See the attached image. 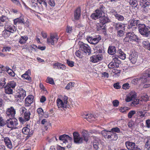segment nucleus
<instances>
[{
	"label": "nucleus",
	"mask_w": 150,
	"mask_h": 150,
	"mask_svg": "<svg viewBox=\"0 0 150 150\" xmlns=\"http://www.w3.org/2000/svg\"><path fill=\"white\" fill-rule=\"evenodd\" d=\"M138 29L139 33L145 37H147L150 34V30H149L148 28L144 24H139Z\"/></svg>",
	"instance_id": "nucleus-1"
},
{
	"label": "nucleus",
	"mask_w": 150,
	"mask_h": 150,
	"mask_svg": "<svg viewBox=\"0 0 150 150\" xmlns=\"http://www.w3.org/2000/svg\"><path fill=\"white\" fill-rule=\"evenodd\" d=\"M79 48L80 50L83 52V53L89 55L91 53V49L87 45L82 42H79Z\"/></svg>",
	"instance_id": "nucleus-2"
},
{
	"label": "nucleus",
	"mask_w": 150,
	"mask_h": 150,
	"mask_svg": "<svg viewBox=\"0 0 150 150\" xmlns=\"http://www.w3.org/2000/svg\"><path fill=\"white\" fill-rule=\"evenodd\" d=\"M101 133L105 138L110 139L112 140H116L117 139V134L114 132L104 131L102 132Z\"/></svg>",
	"instance_id": "nucleus-3"
},
{
	"label": "nucleus",
	"mask_w": 150,
	"mask_h": 150,
	"mask_svg": "<svg viewBox=\"0 0 150 150\" xmlns=\"http://www.w3.org/2000/svg\"><path fill=\"white\" fill-rule=\"evenodd\" d=\"M129 24L128 25V29H132V30H135L138 27L140 23V21L134 18L131 19L129 21Z\"/></svg>",
	"instance_id": "nucleus-4"
},
{
	"label": "nucleus",
	"mask_w": 150,
	"mask_h": 150,
	"mask_svg": "<svg viewBox=\"0 0 150 150\" xmlns=\"http://www.w3.org/2000/svg\"><path fill=\"white\" fill-rule=\"evenodd\" d=\"M18 124L17 120L16 118H10L6 120V125L8 128L16 129Z\"/></svg>",
	"instance_id": "nucleus-5"
},
{
	"label": "nucleus",
	"mask_w": 150,
	"mask_h": 150,
	"mask_svg": "<svg viewBox=\"0 0 150 150\" xmlns=\"http://www.w3.org/2000/svg\"><path fill=\"white\" fill-rule=\"evenodd\" d=\"M104 7L103 6L100 7L96 11V13H93L91 15V18L94 19H96L100 18L104 13Z\"/></svg>",
	"instance_id": "nucleus-6"
},
{
	"label": "nucleus",
	"mask_w": 150,
	"mask_h": 150,
	"mask_svg": "<svg viewBox=\"0 0 150 150\" xmlns=\"http://www.w3.org/2000/svg\"><path fill=\"white\" fill-rule=\"evenodd\" d=\"M74 140L75 143L77 144L81 143L83 142V137H80L79 134L77 132H74L73 133Z\"/></svg>",
	"instance_id": "nucleus-7"
},
{
	"label": "nucleus",
	"mask_w": 150,
	"mask_h": 150,
	"mask_svg": "<svg viewBox=\"0 0 150 150\" xmlns=\"http://www.w3.org/2000/svg\"><path fill=\"white\" fill-rule=\"evenodd\" d=\"M58 38L57 34H51L50 38L47 39V42L48 44H51L53 45L54 42H57L58 40Z\"/></svg>",
	"instance_id": "nucleus-8"
},
{
	"label": "nucleus",
	"mask_w": 150,
	"mask_h": 150,
	"mask_svg": "<svg viewBox=\"0 0 150 150\" xmlns=\"http://www.w3.org/2000/svg\"><path fill=\"white\" fill-rule=\"evenodd\" d=\"M101 39V37L100 36H97L94 38L91 37L87 38V40L88 42L90 44L94 45H95L97 44Z\"/></svg>",
	"instance_id": "nucleus-9"
},
{
	"label": "nucleus",
	"mask_w": 150,
	"mask_h": 150,
	"mask_svg": "<svg viewBox=\"0 0 150 150\" xmlns=\"http://www.w3.org/2000/svg\"><path fill=\"white\" fill-rule=\"evenodd\" d=\"M137 53L135 52H132L130 55L129 59L132 64H134L136 63L137 61Z\"/></svg>",
	"instance_id": "nucleus-10"
},
{
	"label": "nucleus",
	"mask_w": 150,
	"mask_h": 150,
	"mask_svg": "<svg viewBox=\"0 0 150 150\" xmlns=\"http://www.w3.org/2000/svg\"><path fill=\"white\" fill-rule=\"evenodd\" d=\"M103 58L102 56L101 55H93L91 57V61L93 62L96 63L101 61Z\"/></svg>",
	"instance_id": "nucleus-11"
},
{
	"label": "nucleus",
	"mask_w": 150,
	"mask_h": 150,
	"mask_svg": "<svg viewBox=\"0 0 150 150\" xmlns=\"http://www.w3.org/2000/svg\"><path fill=\"white\" fill-rule=\"evenodd\" d=\"M20 92L19 94L16 96V97L19 98L21 101L23 100L24 97L26 96L25 91L22 88L20 89Z\"/></svg>",
	"instance_id": "nucleus-12"
},
{
	"label": "nucleus",
	"mask_w": 150,
	"mask_h": 150,
	"mask_svg": "<svg viewBox=\"0 0 150 150\" xmlns=\"http://www.w3.org/2000/svg\"><path fill=\"white\" fill-rule=\"evenodd\" d=\"M6 113L7 115L10 117L14 116L16 111L13 107H11L10 108H8L6 111Z\"/></svg>",
	"instance_id": "nucleus-13"
},
{
	"label": "nucleus",
	"mask_w": 150,
	"mask_h": 150,
	"mask_svg": "<svg viewBox=\"0 0 150 150\" xmlns=\"http://www.w3.org/2000/svg\"><path fill=\"white\" fill-rule=\"evenodd\" d=\"M83 117L86 119L89 122H91V121L94 120L95 117L91 114H87L83 115Z\"/></svg>",
	"instance_id": "nucleus-14"
},
{
	"label": "nucleus",
	"mask_w": 150,
	"mask_h": 150,
	"mask_svg": "<svg viewBox=\"0 0 150 150\" xmlns=\"http://www.w3.org/2000/svg\"><path fill=\"white\" fill-rule=\"evenodd\" d=\"M130 40L131 42H138L139 38L138 37L134 34L130 32L128 33Z\"/></svg>",
	"instance_id": "nucleus-15"
},
{
	"label": "nucleus",
	"mask_w": 150,
	"mask_h": 150,
	"mask_svg": "<svg viewBox=\"0 0 150 150\" xmlns=\"http://www.w3.org/2000/svg\"><path fill=\"white\" fill-rule=\"evenodd\" d=\"M4 138V141L5 145L9 149H11L12 147V145L9 138L8 137H3Z\"/></svg>",
	"instance_id": "nucleus-16"
},
{
	"label": "nucleus",
	"mask_w": 150,
	"mask_h": 150,
	"mask_svg": "<svg viewBox=\"0 0 150 150\" xmlns=\"http://www.w3.org/2000/svg\"><path fill=\"white\" fill-rule=\"evenodd\" d=\"M81 136L83 140L86 142L88 140V138L89 137V134L88 132L85 130H83L81 133Z\"/></svg>",
	"instance_id": "nucleus-17"
},
{
	"label": "nucleus",
	"mask_w": 150,
	"mask_h": 150,
	"mask_svg": "<svg viewBox=\"0 0 150 150\" xmlns=\"http://www.w3.org/2000/svg\"><path fill=\"white\" fill-rule=\"evenodd\" d=\"M110 20L107 16L104 15L103 16H100V22L101 23L103 24H105L110 22Z\"/></svg>",
	"instance_id": "nucleus-18"
},
{
	"label": "nucleus",
	"mask_w": 150,
	"mask_h": 150,
	"mask_svg": "<svg viewBox=\"0 0 150 150\" xmlns=\"http://www.w3.org/2000/svg\"><path fill=\"white\" fill-rule=\"evenodd\" d=\"M8 18L5 16L0 17V26H3L7 23Z\"/></svg>",
	"instance_id": "nucleus-19"
},
{
	"label": "nucleus",
	"mask_w": 150,
	"mask_h": 150,
	"mask_svg": "<svg viewBox=\"0 0 150 150\" xmlns=\"http://www.w3.org/2000/svg\"><path fill=\"white\" fill-rule=\"evenodd\" d=\"M125 145L127 149L129 150L130 149L131 150L136 145L135 143L130 142L129 141L126 142Z\"/></svg>",
	"instance_id": "nucleus-20"
},
{
	"label": "nucleus",
	"mask_w": 150,
	"mask_h": 150,
	"mask_svg": "<svg viewBox=\"0 0 150 150\" xmlns=\"http://www.w3.org/2000/svg\"><path fill=\"white\" fill-rule=\"evenodd\" d=\"M117 54L119 57L122 60H124L126 58V54L120 49L118 50Z\"/></svg>",
	"instance_id": "nucleus-21"
},
{
	"label": "nucleus",
	"mask_w": 150,
	"mask_h": 150,
	"mask_svg": "<svg viewBox=\"0 0 150 150\" xmlns=\"http://www.w3.org/2000/svg\"><path fill=\"white\" fill-rule=\"evenodd\" d=\"M136 95L135 94L131 93L129 94L127 96V98L125 100L127 102H129L131 100H133L135 99Z\"/></svg>",
	"instance_id": "nucleus-22"
},
{
	"label": "nucleus",
	"mask_w": 150,
	"mask_h": 150,
	"mask_svg": "<svg viewBox=\"0 0 150 150\" xmlns=\"http://www.w3.org/2000/svg\"><path fill=\"white\" fill-rule=\"evenodd\" d=\"M108 52L111 55L114 54L116 52V47L114 46H109L108 50Z\"/></svg>",
	"instance_id": "nucleus-23"
},
{
	"label": "nucleus",
	"mask_w": 150,
	"mask_h": 150,
	"mask_svg": "<svg viewBox=\"0 0 150 150\" xmlns=\"http://www.w3.org/2000/svg\"><path fill=\"white\" fill-rule=\"evenodd\" d=\"M57 105L58 108H65L67 107L66 104H65L59 98H58L57 100Z\"/></svg>",
	"instance_id": "nucleus-24"
},
{
	"label": "nucleus",
	"mask_w": 150,
	"mask_h": 150,
	"mask_svg": "<svg viewBox=\"0 0 150 150\" xmlns=\"http://www.w3.org/2000/svg\"><path fill=\"white\" fill-rule=\"evenodd\" d=\"M81 16V9L78 8L76 10L74 14V18L76 20L79 19Z\"/></svg>",
	"instance_id": "nucleus-25"
},
{
	"label": "nucleus",
	"mask_w": 150,
	"mask_h": 150,
	"mask_svg": "<svg viewBox=\"0 0 150 150\" xmlns=\"http://www.w3.org/2000/svg\"><path fill=\"white\" fill-rule=\"evenodd\" d=\"M22 131L25 134H29L30 135H33V130H31V131H30V129L27 127L23 128L22 129Z\"/></svg>",
	"instance_id": "nucleus-26"
},
{
	"label": "nucleus",
	"mask_w": 150,
	"mask_h": 150,
	"mask_svg": "<svg viewBox=\"0 0 150 150\" xmlns=\"http://www.w3.org/2000/svg\"><path fill=\"white\" fill-rule=\"evenodd\" d=\"M5 88V92L6 94H12L13 93V90L11 89V88L8 86L7 85L4 87Z\"/></svg>",
	"instance_id": "nucleus-27"
},
{
	"label": "nucleus",
	"mask_w": 150,
	"mask_h": 150,
	"mask_svg": "<svg viewBox=\"0 0 150 150\" xmlns=\"http://www.w3.org/2000/svg\"><path fill=\"white\" fill-rule=\"evenodd\" d=\"M14 25H16L17 24H21L24 23V20L23 18H18L15 19L14 20Z\"/></svg>",
	"instance_id": "nucleus-28"
},
{
	"label": "nucleus",
	"mask_w": 150,
	"mask_h": 150,
	"mask_svg": "<svg viewBox=\"0 0 150 150\" xmlns=\"http://www.w3.org/2000/svg\"><path fill=\"white\" fill-rule=\"evenodd\" d=\"M113 26L114 27L115 29L117 31L121 29L124 30V28L123 25L119 23H115Z\"/></svg>",
	"instance_id": "nucleus-29"
},
{
	"label": "nucleus",
	"mask_w": 150,
	"mask_h": 150,
	"mask_svg": "<svg viewBox=\"0 0 150 150\" xmlns=\"http://www.w3.org/2000/svg\"><path fill=\"white\" fill-rule=\"evenodd\" d=\"M25 104L27 106H29L33 102V99L31 98L30 96H29L25 99Z\"/></svg>",
	"instance_id": "nucleus-30"
},
{
	"label": "nucleus",
	"mask_w": 150,
	"mask_h": 150,
	"mask_svg": "<svg viewBox=\"0 0 150 150\" xmlns=\"http://www.w3.org/2000/svg\"><path fill=\"white\" fill-rule=\"evenodd\" d=\"M140 83H144L147 81L149 80V79L146 76H145V75H143L142 77L139 78Z\"/></svg>",
	"instance_id": "nucleus-31"
},
{
	"label": "nucleus",
	"mask_w": 150,
	"mask_h": 150,
	"mask_svg": "<svg viewBox=\"0 0 150 150\" xmlns=\"http://www.w3.org/2000/svg\"><path fill=\"white\" fill-rule=\"evenodd\" d=\"M104 24H103L102 23L100 22L97 23L96 25L97 30H100L104 29L105 27L104 26Z\"/></svg>",
	"instance_id": "nucleus-32"
},
{
	"label": "nucleus",
	"mask_w": 150,
	"mask_h": 150,
	"mask_svg": "<svg viewBox=\"0 0 150 150\" xmlns=\"http://www.w3.org/2000/svg\"><path fill=\"white\" fill-rule=\"evenodd\" d=\"M30 115V112L26 111V112H25L23 117L24 118L25 120L26 121L29 120Z\"/></svg>",
	"instance_id": "nucleus-33"
},
{
	"label": "nucleus",
	"mask_w": 150,
	"mask_h": 150,
	"mask_svg": "<svg viewBox=\"0 0 150 150\" xmlns=\"http://www.w3.org/2000/svg\"><path fill=\"white\" fill-rule=\"evenodd\" d=\"M146 112L144 110L138 111L137 113V115L142 118L145 116Z\"/></svg>",
	"instance_id": "nucleus-34"
},
{
	"label": "nucleus",
	"mask_w": 150,
	"mask_h": 150,
	"mask_svg": "<svg viewBox=\"0 0 150 150\" xmlns=\"http://www.w3.org/2000/svg\"><path fill=\"white\" fill-rule=\"evenodd\" d=\"M6 85L9 86L11 88H13L16 86V83L14 81H11L8 83Z\"/></svg>",
	"instance_id": "nucleus-35"
},
{
	"label": "nucleus",
	"mask_w": 150,
	"mask_h": 150,
	"mask_svg": "<svg viewBox=\"0 0 150 150\" xmlns=\"http://www.w3.org/2000/svg\"><path fill=\"white\" fill-rule=\"evenodd\" d=\"M144 74L145 75V76L146 77L149 79L150 78V69L146 70Z\"/></svg>",
	"instance_id": "nucleus-36"
},
{
	"label": "nucleus",
	"mask_w": 150,
	"mask_h": 150,
	"mask_svg": "<svg viewBox=\"0 0 150 150\" xmlns=\"http://www.w3.org/2000/svg\"><path fill=\"white\" fill-rule=\"evenodd\" d=\"M116 18L119 21H122L124 19V18L120 14H116L115 15Z\"/></svg>",
	"instance_id": "nucleus-37"
},
{
	"label": "nucleus",
	"mask_w": 150,
	"mask_h": 150,
	"mask_svg": "<svg viewBox=\"0 0 150 150\" xmlns=\"http://www.w3.org/2000/svg\"><path fill=\"white\" fill-rule=\"evenodd\" d=\"M16 31V30L14 28L12 27L9 28L8 30H6L5 32L7 33L8 32H10L13 33Z\"/></svg>",
	"instance_id": "nucleus-38"
},
{
	"label": "nucleus",
	"mask_w": 150,
	"mask_h": 150,
	"mask_svg": "<svg viewBox=\"0 0 150 150\" xmlns=\"http://www.w3.org/2000/svg\"><path fill=\"white\" fill-rule=\"evenodd\" d=\"M108 66V68H109L110 69H112L115 68L116 66V67H118V65H117L116 64L112 62L110 63Z\"/></svg>",
	"instance_id": "nucleus-39"
},
{
	"label": "nucleus",
	"mask_w": 150,
	"mask_h": 150,
	"mask_svg": "<svg viewBox=\"0 0 150 150\" xmlns=\"http://www.w3.org/2000/svg\"><path fill=\"white\" fill-rule=\"evenodd\" d=\"M37 1L40 4H42V6L46 7L47 5L45 0H37Z\"/></svg>",
	"instance_id": "nucleus-40"
},
{
	"label": "nucleus",
	"mask_w": 150,
	"mask_h": 150,
	"mask_svg": "<svg viewBox=\"0 0 150 150\" xmlns=\"http://www.w3.org/2000/svg\"><path fill=\"white\" fill-rule=\"evenodd\" d=\"M46 82L51 84H54V81L53 79L49 77L47 78L46 80Z\"/></svg>",
	"instance_id": "nucleus-41"
},
{
	"label": "nucleus",
	"mask_w": 150,
	"mask_h": 150,
	"mask_svg": "<svg viewBox=\"0 0 150 150\" xmlns=\"http://www.w3.org/2000/svg\"><path fill=\"white\" fill-rule=\"evenodd\" d=\"M66 134H64L60 136L59 138L60 140L62 141L63 142L65 143H67V141H66Z\"/></svg>",
	"instance_id": "nucleus-42"
},
{
	"label": "nucleus",
	"mask_w": 150,
	"mask_h": 150,
	"mask_svg": "<svg viewBox=\"0 0 150 150\" xmlns=\"http://www.w3.org/2000/svg\"><path fill=\"white\" fill-rule=\"evenodd\" d=\"M123 41L125 42H131L128 33L126 34V37L124 38L123 40Z\"/></svg>",
	"instance_id": "nucleus-43"
},
{
	"label": "nucleus",
	"mask_w": 150,
	"mask_h": 150,
	"mask_svg": "<svg viewBox=\"0 0 150 150\" xmlns=\"http://www.w3.org/2000/svg\"><path fill=\"white\" fill-rule=\"evenodd\" d=\"M123 30L121 29L118 30L117 32V35L118 36L122 37V36L124 34V32Z\"/></svg>",
	"instance_id": "nucleus-44"
},
{
	"label": "nucleus",
	"mask_w": 150,
	"mask_h": 150,
	"mask_svg": "<svg viewBox=\"0 0 150 150\" xmlns=\"http://www.w3.org/2000/svg\"><path fill=\"white\" fill-rule=\"evenodd\" d=\"M132 83L135 84H137L140 83V80H139V78H136L133 79L132 81Z\"/></svg>",
	"instance_id": "nucleus-45"
},
{
	"label": "nucleus",
	"mask_w": 150,
	"mask_h": 150,
	"mask_svg": "<svg viewBox=\"0 0 150 150\" xmlns=\"http://www.w3.org/2000/svg\"><path fill=\"white\" fill-rule=\"evenodd\" d=\"M136 113V112L134 110L130 111L128 114V117L129 118H131L133 115Z\"/></svg>",
	"instance_id": "nucleus-46"
},
{
	"label": "nucleus",
	"mask_w": 150,
	"mask_h": 150,
	"mask_svg": "<svg viewBox=\"0 0 150 150\" xmlns=\"http://www.w3.org/2000/svg\"><path fill=\"white\" fill-rule=\"evenodd\" d=\"M21 77L23 78H24L25 79H26L28 80H30L31 79L30 77L28 74H25L22 75Z\"/></svg>",
	"instance_id": "nucleus-47"
},
{
	"label": "nucleus",
	"mask_w": 150,
	"mask_h": 150,
	"mask_svg": "<svg viewBox=\"0 0 150 150\" xmlns=\"http://www.w3.org/2000/svg\"><path fill=\"white\" fill-rule=\"evenodd\" d=\"M112 62L116 64H117L118 65L121 63L120 61L118 59L117 57H115L113 59Z\"/></svg>",
	"instance_id": "nucleus-48"
},
{
	"label": "nucleus",
	"mask_w": 150,
	"mask_h": 150,
	"mask_svg": "<svg viewBox=\"0 0 150 150\" xmlns=\"http://www.w3.org/2000/svg\"><path fill=\"white\" fill-rule=\"evenodd\" d=\"M5 125H6V120L4 121V119L1 118L0 119V126H3Z\"/></svg>",
	"instance_id": "nucleus-49"
},
{
	"label": "nucleus",
	"mask_w": 150,
	"mask_h": 150,
	"mask_svg": "<svg viewBox=\"0 0 150 150\" xmlns=\"http://www.w3.org/2000/svg\"><path fill=\"white\" fill-rule=\"evenodd\" d=\"M37 112L40 116V115H42L44 114L43 110L41 108H39L37 110Z\"/></svg>",
	"instance_id": "nucleus-50"
},
{
	"label": "nucleus",
	"mask_w": 150,
	"mask_h": 150,
	"mask_svg": "<svg viewBox=\"0 0 150 150\" xmlns=\"http://www.w3.org/2000/svg\"><path fill=\"white\" fill-rule=\"evenodd\" d=\"M94 140L93 143H95L96 144H99V142L100 141V139L96 137H94Z\"/></svg>",
	"instance_id": "nucleus-51"
},
{
	"label": "nucleus",
	"mask_w": 150,
	"mask_h": 150,
	"mask_svg": "<svg viewBox=\"0 0 150 150\" xmlns=\"http://www.w3.org/2000/svg\"><path fill=\"white\" fill-rule=\"evenodd\" d=\"M6 70V67H5L3 66L0 64V73H2L3 71H5Z\"/></svg>",
	"instance_id": "nucleus-52"
},
{
	"label": "nucleus",
	"mask_w": 150,
	"mask_h": 150,
	"mask_svg": "<svg viewBox=\"0 0 150 150\" xmlns=\"http://www.w3.org/2000/svg\"><path fill=\"white\" fill-rule=\"evenodd\" d=\"M74 84V83L73 82H69L66 86L65 88L67 89H69L70 88V87H71L73 86L72 85Z\"/></svg>",
	"instance_id": "nucleus-53"
},
{
	"label": "nucleus",
	"mask_w": 150,
	"mask_h": 150,
	"mask_svg": "<svg viewBox=\"0 0 150 150\" xmlns=\"http://www.w3.org/2000/svg\"><path fill=\"white\" fill-rule=\"evenodd\" d=\"M133 101L132 102V106H135L136 105L139 103V100L137 99H135L133 100Z\"/></svg>",
	"instance_id": "nucleus-54"
},
{
	"label": "nucleus",
	"mask_w": 150,
	"mask_h": 150,
	"mask_svg": "<svg viewBox=\"0 0 150 150\" xmlns=\"http://www.w3.org/2000/svg\"><path fill=\"white\" fill-rule=\"evenodd\" d=\"M11 50V48L9 47H4L2 50V52H9Z\"/></svg>",
	"instance_id": "nucleus-55"
},
{
	"label": "nucleus",
	"mask_w": 150,
	"mask_h": 150,
	"mask_svg": "<svg viewBox=\"0 0 150 150\" xmlns=\"http://www.w3.org/2000/svg\"><path fill=\"white\" fill-rule=\"evenodd\" d=\"M112 132H115L119 133L120 132V130L119 128L117 127H115L112 129Z\"/></svg>",
	"instance_id": "nucleus-56"
},
{
	"label": "nucleus",
	"mask_w": 150,
	"mask_h": 150,
	"mask_svg": "<svg viewBox=\"0 0 150 150\" xmlns=\"http://www.w3.org/2000/svg\"><path fill=\"white\" fill-rule=\"evenodd\" d=\"M146 6H145V7L144 9V11L146 13H147L149 11V9H150L149 7V4L148 5H148L147 6V4H146Z\"/></svg>",
	"instance_id": "nucleus-57"
},
{
	"label": "nucleus",
	"mask_w": 150,
	"mask_h": 150,
	"mask_svg": "<svg viewBox=\"0 0 150 150\" xmlns=\"http://www.w3.org/2000/svg\"><path fill=\"white\" fill-rule=\"evenodd\" d=\"M112 104L114 106L117 107L119 105V102L117 100H115L113 101Z\"/></svg>",
	"instance_id": "nucleus-58"
},
{
	"label": "nucleus",
	"mask_w": 150,
	"mask_h": 150,
	"mask_svg": "<svg viewBox=\"0 0 150 150\" xmlns=\"http://www.w3.org/2000/svg\"><path fill=\"white\" fill-rule=\"evenodd\" d=\"M67 63L69 66L71 67H72L74 65V62L72 61H70L68 60H67Z\"/></svg>",
	"instance_id": "nucleus-59"
},
{
	"label": "nucleus",
	"mask_w": 150,
	"mask_h": 150,
	"mask_svg": "<svg viewBox=\"0 0 150 150\" xmlns=\"http://www.w3.org/2000/svg\"><path fill=\"white\" fill-rule=\"evenodd\" d=\"M137 1L136 0H130L129 1V4L132 6H136V5Z\"/></svg>",
	"instance_id": "nucleus-60"
},
{
	"label": "nucleus",
	"mask_w": 150,
	"mask_h": 150,
	"mask_svg": "<svg viewBox=\"0 0 150 150\" xmlns=\"http://www.w3.org/2000/svg\"><path fill=\"white\" fill-rule=\"evenodd\" d=\"M129 108L126 107H123L121 108L120 109V111L122 112H126V111L129 109Z\"/></svg>",
	"instance_id": "nucleus-61"
},
{
	"label": "nucleus",
	"mask_w": 150,
	"mask_h": 150,
	"mask_svg": "<svg viewBox=\"0 0 150 150\" xmlns=\"http://www.w3.org/2000/svg\"><path fill=\"white\" fill-rule=\"evenodd\" d=\"M129 84L128 83H126L124 84L122 86V88L125 89H128L129 88Z\"/></svg>",
	"instance_id": "nucleus-62"
},
{
	"label": "nucleus",
	"mask_w": 150,
	"mask_h": 150,
	"mask_svg": "<svg viewBox=\"0 0 150 150\" xmlns=\"http://www.w3.org/2000/svg\"><path fill=\"white\" fill-rule=\"evenodd\" d=\"M101 74L103 75L102 76V77H104L107 78H108L109 77V74L106 72H103Z\"/></svg>",
	"instance_id": "nucleus-63"
},
{
	"label": "nucleus",
	"mask_w": 150,
	"mask_h": 150,
	"mask_svg": "<svg viewBox=\"0 0 150 150\" xmlns=\"http://www.w3.org/2000/svg\"><path fill=\"white\" fill-rule=\"evenodd\" d=\"M48 3L51 6H54L55 3L54 0H48Z\"/></svg>",
	"instance_id": "nucleus-64"
}]
</instances>
